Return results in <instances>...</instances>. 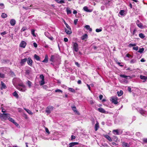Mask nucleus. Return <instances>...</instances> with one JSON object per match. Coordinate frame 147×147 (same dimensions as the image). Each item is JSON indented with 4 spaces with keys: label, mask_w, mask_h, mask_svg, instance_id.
I'll return each instance as SVG.
<instances>
[{
    "label": "nucleus",
    "mask_w": 147,
    "mask_h": 147,
    "mask_svg": "<svg viewBox=\"0 0 147 147\" xmlns=\"http://www.w3.org/2000/svg\"><path fill=\"white\" fill-rule=\"evenodd\" d=\"M73 45V50L77 52L79 50L78 45L77 43L73 42H72Z\"/></svg>",
    "instance_id": "nucleus-1"
},
{
    "label": "nucleus",
    "mask_w": 147,
    "mask_h": 147,
    "mask_svg": "<svg viewBox=\"0 0 147 147\" xmlns=\"http://www.w3.org/2000/svg\"><path fill=\"white\" fill-rule=\"evenodd\" d=\"M9 117V114L8 113H2L0 114V118L5 120H6L8 119V117Z\"/></svg>",
    "instance_id": "nucleus-2"
},
{
    "label": "nucleus",
    "mask_w": 147,
    "mask_h": 147,
    "mask_svg": "<svg viewBox=\"0 0 147 147\" xmlns=\"http://www.w3.org/2000/svg\"><path fill=\"white\" fill-rule=\"evenodd\" d=\"M53 107L52 106H48L46 108L45 111L48 114H50L53 110Z\"/></svg>",
    "instance_id": "nucleus-3"
},
{
    "label": "nucleus",
    "mask_w": 147,
    "mask_h": 147,
    "mask_svg": "<svg viewBox=\"0 0 147 147\" xmlns=\"http://www.w3.org/2000/svg\"><path fill=\"white\" fill-rule=\"evenodd\" d=\"M117 99V97L112 96L111 98V100L112 102L115 105L118 103Z\"/></svg>",
    "instance_id": "nucleus-4"
},
{
    "label": "nucleus",
    "mask_w": 147,
    "mask_h": 147,
    "mask_svg": "<svg viewBox=\"0 0 147 147\" xmlns=\"http://www.w3.org/2000/svg\"><path fill=\"white\" fill-rule=\"evenodd\" d=\"M27 61L28 64L30 66H32V65L33 61L31 59L30 57L28 58V59H27Z\"/></svg>",
    "instance_id": "nucleus-5"
},
{
    "label": "nucleus",
    "mask_w": 147,
    "mask_h": 147,
    "mask_svg": "<svg viewBox=\"0 0 147 147\" xmlns=\"http://www.w3.org/2000/svg\"><path fill=\"white\" fill-rule=\"evenodd\" d=\"M8 119L10 121L12 122L17 127H18L19 125V124L17 123L15 121V120H14L13 118L9 117L8 118Z\"/></svg>",
    "instance_id": "nucleus-6"
},
{
    "label": "nucleus",
    "mask_w": 147,
    "mask_h": 147,
    "mask_svg": "<svg viewBox=\"0 0 147 147\" xmlns=\"http://www.w3.org/2000/svg\"><path fill=\"white\" fill-rule=\"evenodd\" d=\"M65 31L67 34H71L72 33L71 28H65Z\"/></svg>",
    "instance_id": "nucleus-7"
},
{
    "label": "nucleus",
    "mask_w": 147,
    "mask_h": 147,
    "mask_svg": "<svg viewBox=\"0 0 147 147\" xmlns=\"http://www.w3.org/2000/svg\"><path fill=\"white\" fill-rule=\"evenodd\" d=\"M71 107L74 112L76 113L78 115L80 114L79 112L77 110L76 107L74 105L73 106Z\"/></svg>",
    "instance_id": "nucleus-8"
},
{
    "label": "nucleus",
    "mask_w": 147,
    "mask_h": 147,
    "mask_svg": "<svg viewBox=\"0 0 147 147\" xmlns=\"http://www.w3.org/2000/svg\"><path fill=\"white\" fill-rule=\"evenodd\" d=\"M26 45V43L24 41H22L20 43V46L23 48H25Z\"/></svg>",
    "instance_id": "nucleus-9"
},
{
    "label": "nucleus",
    "mask_w": 147,
    "mask_h": 147,
    "mask_svg": "<svg viewBox=\"0 0 147 147\" xmlns=\"http://www.w3.org/2000/svg\"><path fill=\"white\" fill-rule=\"evenodd\" d=\"M27 59L24 58V59H22L20 62V64L21 66H23L24 65L25 63L27 61Z\"/></svg>",
    "instance_id": "nucleus-10"
},
{
    "label": "nucleus",
    "mask_w": 147,
    "mask_h": 147,
    "mask_svg": "<svg viewBox=\"0 0 147 147\" xmlns=\"http://www.w3.org/2000/svg\"><path fill=\"white\" fill-rule=\"evenodd\" d=\"M121 144L123 147H130L129 145L128 144L125 142H122Z\"/></svg>",
    "instance_id": "nucleus-11"
},
{
    "label": "nucleus",
    "mask_w": 147,
    "mask_h": 147,
    "mask_svg": "<svg viewBox=\"0 0 147 147\" xmlns=\"http://www.w3.org/2000/svg\"><path fill=\"white\" fill-rule=\"evenodd\" d=\"M97 110L100 112L104 113H106V111L102 107L98 108Z\"/></svg>",
    "instance_id": "nucleus-12"
},
{
    "label": "nucleus",
    "mask_w": 147,
    "mask_h": 147,
    "mask_svg": "<svg viewBox=\"0 0 147 147\" xmlns=\"http://www.w3.org/2000/svg\"><path fill=\"white\" fill-rule=\"evenodd\" d=\"M99 128V125L98 122H96L94 127V130L95 131H97L98 129Z\"/></svg>",
    "instance_id": "nucleus-13"
},
{
    "label": "nucleus",
    "mask_w": 147,
    "mask_h": 147,
    "mask_svg": "<svg viewBox=\"0 0 147 147\" xmlns=\"http://www.w3.org/2000/svg\"><path fill=\"white\" fill-rule=\"evenodd\" d=\"M56 58V56L54 55H51L50 59V61L53 62H55V59Z\"/></svg>",
    "instance_id": "nucleus-14"
},
{
    "label": "nucleus",
    "mask_w": 147,
    "mask_h": 147,
    "mask_svg": "<svg viewBox=\"0 0 147 147\" xmlns=\"http://www.w3.org/2000/svg\"><path fill=\"white\" fill-rule=\"evenodd\" d=\"M88 37V35L86 34H85L82 36L81 37V39L82 40H85V39L87 38Z\"/></svg>",
    "instance_id": "nucleus-15"
},
{
    "label": "nucleus",
    "mask_w": 147,
    "mask_h": 147,
    "mask_svg": "<svg viewBox=\"0 0 147 147\" xmlns=\"http://www.w3.org/2000/svg\"><path fill=\"white\" fill-rule=\"evenodd\" d=\"M10 23L11 26H13L16 24V21L15 20L12 19L10 20Z\"/></svg>",
    "instance_id": "nucleus-16"
},
{
    "label": "nucleus",
    "mask_w": 147,
    "mask_h": 147,
    "mask_svg": "<svg viewBox=\"0 0 147 147\" xmlns=\"http://www.w3.org/2000/svg\"><path fill=\"white\" fill-rule=\"evenodd\" d=\"M7 87L5 84L3 82H1V89H6Z\"/></svg>",
    "instance_id": "nucleus-17"
},
{
    "label": "nucleus",
    "mask_w": 147,
    "mask_h": 147,
    "mask_svg": "<svg viewBox=\"0 0 147 147\" xmlns=\"http://www.w3.org/2000/svg\"><path fill=\"white\" fill-rule=\"evenodd\" d=\"M105 137L107 140H109L110 142L112 141V140L110 136L108 135H106L104 136Z\"/></svg>",
    "instance_id": "nucleus-18"
},
{
    "label": "nucleus",
    "mask_w": 147,
    "mask_h": 147,
    "mask_svg": "<svg viewBox=\"0 0 147 147\" xmlns=\"http://www.w3.org/2000/svg\"><path fill=\"white\" fill-rule=\"evenodd\" d=\"M12 95L17 98H18L19 97V95L16 91L12 93Z\"/></svg>",
    "instance_id": "nucleus-19"
},
{
    "label": "nucleus",
    "mask_w": 147,
    "mask_h": 147,
    "mask_svg": "<svg viewBox=\"0 0 147 147\" xmlns=\"http://www.w3.org/2000/svg\"><path fill=\"white\" fill-rule=\"evenodd\" d=\"M34 58L37 61H40V58L36 54H35L34 55Z\"/></svg>",
    "instance_id": "nucleus-20"
},
{
    "label": "nucleus",
    "mask_w": 147,
    "mask_h": 147,
    "mask_svg": "<svg viewBox=\"0 0 147 147\" xmlns=\"http://www.w3.org/2000/svg\"><path fill=\"white\" fill-rule=\"evenodd\" d=\"M68 89L69 91H70L72 93H75L76 92L75 90L72 88H69Z\"/></svg>",
    "instance_id": "nucleus-21"
},
{
    "label": "nucleus",
    "mask_w": 147,
    "mask_h": 147,
    "mask_svg": "<svg viewBox=\"0 0 147 147\" xmlns=\"http://www.w3.org/2000/svg\"><path fill=\"white\" fill-rule=\"evenodd\" d=\"M24 109L29 114H32L33 113L30 110H29V109H26L25 108H24Z\"/></svg>",
    "instance_id": "nucleus-22"
},
{
    "label": "nucleus",
    "mask_w": 147,
    "mask_h": 147,
    "mask_svg": "<svg viewBox=\"0 0 147 147\" xmlns=\"http://www.w3.org/2000/svg\"><path fill=\"white\" fill-rule=\"evenodd\" d=\"M113 133L116 135H119V132L118 129H115L113 130Z\"/></svg>",
    "instance_id": "nucleus-23"
},
{
    "label": "nucleus",
    "mask_w": 147,
    "mask_h": 147,
    "mask_svg": "<svg viewBox=\"0 0 147 147\" xmlns=\"http://www.w3.org/2000/svg\"><path fill=\"white\" fill-rule=\"evenodd\" d=\"M125 11L124 10H121L119 13L121 15L124 16L125 14Z\"/></svg>",
    "instance_id": "nucleus-24"
},
{
    "label": "nucleus",
    "mask_w": 147,
    "mask_h": 147,
    "mask_svg": "<svg viewBox=\"0 0 147 147\" xmlns=\"http://www.w3.org/2000/svg\"><path fill=\"white\" fill-rule=\"evenodd\" d=\"M83 9L85 11L88 12H90L91 11L90 10L88 9L87 7L85 6L83 7Z\"/></svg>",
    "instance_id": "nucleus-25"
},
{
    "label": "nucleus",
    "mask_w": 147,
    "mask_h": 147,
    "mask_svg": "<svg viewBox=\"0 0 147 147\" xmlns=\"http://www.w3.org/2000/svg\"><path fill=\"white\" fill-rule=\"evenodd\" d=\"M117 93L118 96H121L123 95V92L122 90H120V92H117Z\"/></svg>",
    "instance_id": "nucleus-26"
},
{
    "label": "nucleus",
    "mask_w": 147,
    "mask_h": 147,
    "mask_svg": "<svg viewBox=\"0 0 147 147\" xmlns=\"http://www.w3.org/2000/svg\"><path fill=\"white\" fill-rule=\"evenodd\" d=\"M48 61V57L47 55H46L44 59L42 61L43 62L47 63Z\"/></svg>",
    "instance_id": "nucleus-27"
},
{
    "label": "nucleus",
    "mask_w": 147,
    "mask_h": 147,
    "mask_svg": "<svg viewBox=\"0 0 147 147\" xmlns=\"http://www.w3.org/2000/svg\"><path fill=\"white\" fill-rule=\"evenodd\" d=\"M17 88L19 90L22 92H24L26 90V88H21L20 87H18Z\"/></svg>",
    "instance_id": "nucleus-28"
},
{
    "label": "nucleus",
    "mask_w": 147,
    "mask_h": 147,
    "mask_svg": "<svg viewBox=\"0 0 147 147\" xmlns=\"http://www.w3.org/2000/svg\"><path fill=\"white\" fill-rule=\"evenodd\" d=\"M27 84L29 88H30L31 87V84L32 83L29 80H28L27 82Z\"/></svg>",
    "instance_id": "nucleus-29"
},
{
    "label": "nucleus",
    "mask_w": 147,
    "mask_h": 147,
    "mask_svg": "<svg viewBox=\"0 0 147 147\" xmlns=\"http://www.w3.org/2000/svg\"><path fill=\"white\" fill-rule=\"evenodd\" d=\"M1 16L3 18H5L7 17V15L6 13H2Z\"/></svg>",
    "instance_id": "nucleus-30"
},
{
    "label": "nucleus",
    "mask_w": 147,
    "mask_h": 147,
    "mask_svg": "<svg viewBox=\"0 0 147 147\" xmlns=\"http://www.w3.org/2000/svg\"><path fill=\"white\" fill-rule=\"evenodd\" d=\"M35 30L34 29H32L31 30V34L34 37L36 36V35L35 34Z\"/></svg>",
    "instance_id": "nucleus-31"
},
{
    "label": "nucleus",
    "mask_w": 147,
    "mask_h": 147,
    "mask_svg": "<svg viewBox=\"0 0 147 147\" xmlns=\"http://www.w3.org/2000/svg\"><path fill=\"white\" fill-rule=\"evenodd\" d=\"M144 50V49L143 48H140L139 49V50L138 51V52L140 53H142L143 52Z\"/></svg>",
    "instance_id": "nucleus-32"
},
{
    "label": "nucleus",
    "mask_w": 147,
    "mask_h": 147,
    "mask_svg": "<svg viewBox=\"0 0 147 147\" xmlns=\"http://www.w3.org/2000/svg\"><path fill=\"white\" fill-rule=\"evenodd\" d=\"M139 36L142 38H143L145 37V36L142 33H140L139 35Z\"/></svg>",
    "instance_id": "nucleus-33"
},
{
    "label": "nucleus",
    "mask_w": 147,
    "mask_h": 147,
    "mask_svg": "<svg viewBox=\"0 0 147 147\" xmlns=\"http://www.w3.org/2000/svg\"><path fill=\"white\" fill-rule=\"evenodd\" d=\"M25 73L26 74L29 75L30 73V70L29 69H26L25 70Z\"/></svg>",
    "instance_id": "nucleus-34"
},
{
    "label": "nucleus",
    "mask_w": 147,
    "mask_h": 147,
    "mask_svg": "<svg viewBox=\"0 0 147 147\" xmlns=\"http://www.w3.org/2000/svg\"><path fill=\"white\" fill-rule=\"evenodd\" d=\"M57 3H65V2L64 0H61L60 1H59V0H57Z\"/></svg>",
    "instance_id": "nucleus-35"
},
{
    "label": "nucleus",
    "mask_w": 147,
    "mask_h": 147,
    "mask_svg": "<svg viewBox=\"0 0 147 147\" xmlns=\"http://www.w3.org/2000/svg\"><path fill=\"white\" fill-rule=\"evenodd\" d=\"M136 60L135 59H133L131 60L130 61V63L131 64H133L136 63Z\"/></svg>",
    "instance_id": "nucleus-36"
},
{
    "label": "nucleus",
    "mask_w": 147,
    "mask_h": 147,
    "mask_svg": "<svg viewBox=\"0 0 147 147\" xmlns=\"http://www.w3.org/2000/svg\"><path fill=\"white\" fill-rule=\"evenodd\" d=\"M45 84L44 80H42L40 82V86H42Z\"/></svg>",
    "instance_id": "nucleus-37"
},
{
    "label": "nucleus",
    "mask_w": 147,
    "mask_h": 147,
    "mask_svg": "<svg viewBox=\"0 0 147 147\" xmlns=\"http://www.w3.org/2000/svg\"><path fill=\"white\" fill-rule=\"evenodd\" d=\"M120 76L121 77L123 78H127V77H129V76H127L125 75H122V74L120 75Z\"/></svg>",
    "instance_id": "nucleus-38"
},
{
    "label": "nucleus",
    "mask_w": 147,
    "mask_h": 147,
    "mask_svg": "<svg viewBox=\"0 0 147 147\" xmlns=\"http://www.w3.org/2000/svg\"><path fill=\"white\" fill-rule=\"evenodd\" d=\"M5 6L3 3H0V9H3L4 8Z\"/></svg>",
    "instance_id": "nucleus-39"
},
{
    "label": "nucleus",
    "mask_w": 147,
    "mask_h": 147,
    "mask_svg": "<svg viewBox=\"0 0 147 147\" xmlns=\"http://www.w3.org/2000/svg\"><path fill=\"white\" fill-rule=\"evenodd\" d=\"M136 24L138 27L140 28L141 27H142V24L141 23H140L139 22H137Z\"/></svg>",
    "instance_id": "nucleus-40"
},
{
    "label": "nucleus",
    "mask_w": 147,
    "mask_h": 147,
    "mask_svg": "<svg viewBox=\"0 0 147 147\" xmlns=\"http://www.w3.org/2000/svg\"><path fill=\"white\" fill-rule=\"evenodd\" d=\"M136 45V44H129L128 45V47H132L135 46Z\"/></svg>",
    "instance_id": "nucleus-41"
},
{
    "label": "nucleus",
    "mask_w": 147,
    "mask_h": 147,
    "mask_svg": "<svg viewBox=\"0 0 147 147\" xmlns=\"http://www.w3.org/2000/svg\"><path fill=\"white\" fill-rule=\"evenodd\" d=\"M66 11H67V13L68 14H71V10L69 9L68 8H67V9Z\"/></svg>",
    "instance_id": "nucleus-42"
},
{
    "label": "nucleus",
    "mask_w": 147,
    "mask_h": 147,
    "mask_svg": "<svg viewBox=\"0 0 147 147\" xmlns=\"http://www.w3.org/2000/svg\"><path fill=\"white\" fill-rule=\"evenodd\" d=\"M18 86H21L22 87L24 88H26V86L24 85V84L23 83H21L20 84H18Z\"/></svg>",
    "instance_id": "nucleus-43"
},
{
    "label": "nucleus",
    "mask_w": 147,
    "mask_h": 147,
    "mask_svg": "<svg viewBox=\"0 0 147 147\" xmlns=\"http://www.w3.org/2000/svg\"><path fill=\"white\" fill-rule=\"evenodd\" d=\"M22 116L26 119H28V116L26 114L24 113H23Z\"/></svg>",
    "instance_id": "nucleus-44"
},
{
    "label": "nucleus",
    "mask_w": 147,
    "mask_h": 147,
    "mask_svg": "<svg viewBox=\"0 0 147 147\" xmlns=\"http://www.w3.org/2000/svg\"><path fill=\"white\" fill-rule=\"evenodd\" d=\"M5 74H1L0 72V77L1 78H5Z\"/></svg>",
    "instance_id": "nucleus-45"
},
{
    "label": "nucleus",
    "mask_w": 147,
    "mask_h": 147,
    "mask_svg": "<svg viewBox=\"0 0 147 147\" xmlns=\"http://www.w3.org/2000/svg\"><path fill=\"white\" fill-rule=\"evenodd\" d=\"M40 78L42 79V80H44V77L42 74L40 75Z\"/></svg>",
    "instance_id": "nucleus-46"
},
{
    "label": "nucleus",
    "mask_w": 147,
    "mask_h": 147,
    "mask_svg": "<svg viewBox=\"0 0 147 147\" xmlns=\"http://www.w3.org/2000/svg\"><path fill=\"white\" fill-rule=\"evenodd\" d=\"M140 78L141 79L145 80V78H146V76H140Z\"/></svg>",
    "instance_id": "nucleus-47"
},
{
    "label": "nucleus",
    "mask_w": 147,
    "mask_h": 147,
    "mask_svg": "<svg viewBox=\"0 0 147 147\" xmlns=\"http://www.w3.org/2000/svg\"><path fill=\"white\" fill-rule=\"evenodd\" d=\"M126 57H131V58H132L133 57L130 54L128 53L126 55Z\"/></svg>",
    "instance_id": "nucleus-48"
},
{
    "label": "nucleus",
    "mask_w": 147,
    "mask_h": 147,
    "mask_svg": "<svg viewBox=\"0 0 147 147\" xmlns=\"http://www.w3.org/2000/svg\"><path fill=\"white\" fill-rule=\"evenodd\" d=\"M48 38L51 40H53L54 39L53 37L52 36H47Z\"/></svg>",
    "instance_id": "nucleus-49"
},
{
    "label": "nucleus",
    "mask_w": 147,
    "mask_h": 147,
    "mask_svg": "<svg viewBox=\"0 0 147 147\" xmlns=\"http://www.w3.org/2000/svg\"><path fill=\"white\" fill-rule=\"evenodd\" d=\"M45 131L46 132L48 133V134H49L50 132L48 129V128H47V127H45Z\"/></svg>",
    "instance_id": "nucleus-50"
},
{
    "label": "nucleus",
    "mask_w": 147,
    "mask_h": 147,
    "mask_svg": "<svg viewBox=\"0 0 147 147\" xmlns=\"http://www.w3.org/2000/svg\"><path fill=\"white\" fill-rule=\"evenodd\" d=\"M55 92H61V93H62L63 92L62 91L60 90V89H57V90H55Z\"/></svg>",
    "instance_id": "nucleus-51"
},
{
    "label": "nucleus",
    "mask_w": 147,
    "mask_h": 147,
    "mask_svg": "<svg viewBox=\"0 0 147 147\" xmlns=\"http://www.w3.org/2000/svg\"><path fill=\"white\" fill-rule=\"evenodd\" d=\"M133 49L134 50L137 51L138 49V46H137L135 47H134L133 48Z\"/></svg>",
    "instance_id": "nucleus-52"
},
{
    "label": "nucleus",
    "mask_w": 147,
    "mask_h": 147,
    "mask_svg": "<svg viewBox=\"0 0 147 147\" xmlns=\"http://www.w3.org/2000/svg\"><path fill=\"white\" fill-rule=\"evenodd\" d=\"M78 22V19H76L74 20V24L75 25H76L77 24V22Z\"/></svg>",
    "instance_id": "nucleus-53"
},
{
    "label": "nucleus",
    "mask_w": 147,
    "mask_h": 147,
    "mask_svg": "<svg viewBox=\"0 0 147 147\" xmlns=\"http://www.w3.org/2000/svg\"><path fill=\"white\" fill-rule=\"evenodd\" d=\"M76 137L75 136H74L73 135H71V140H72L76 138Z\"/></svg>",
    "instance_id": "nucleus-54"
},
{
    "label": "nucleus",
    "mask_w": 147,
    "mask_h": 147,
    "mask_svg": "<svg viewBox=\"0 0 147 147\" xmlns=\"http://www.w3.org/2000/svg\"><path fill=\"white\" fill-rule=\"evenodd\" d=\"M102 30L101 29H96V31L97 32H99L102 31Z\"/></svg>",
    "instance_id": "nucleus-55"
},
{
    "label": "nucleus",
    "mask_w": 147,
    "mask_h": 147,
    "mask_svg": "<svg viewBox=\"0 0 147 147\" xmlns=\"http://www.w3.org/2000/svg\"><path fill=\"white\" fill-rule=\"evenodd\" d=\"M143 141L145 143H147V138H144L143 139Z\"/></svg>",
    "instance_id": "nucleus-56"
},
{
    "label": "nucleus",
    "mask_w": 147,
    "mask_h": 147,
    "mask_svg": "<svg viewBox=\"0 0 147 147\" xmlns=\"http://www.w3.org/2000/svg\"><path fill=\"white\" fill-rule=\"evenodd\" d=\"M7 33L5 31H4L3 32H1V34L2 36H3L5 34H7Z\"/></svg>",
    "instance_id": "nucleus-57"
},
{
    "label": "nucleus",
    "mask_w": 147,
    "mask_h": 147,
    "mask_svg": "<svg viewBox=\"0 0 147 147\" xmlns=\"http://www.w3.org/2000/svg\"><path fill=\"white\" fill-rule=\"evenodd\" d=\"M75 64L77 66V67H80V65L78 62H75Z\"/></svg>",
    "instance_id": "nucleus-58"
},
{
    "label": "nucleus",
    "mask_w": 147,
    "mask_h": 147,
    "mask_svg": "<svg viewBox=\"0 0 147 147\" xmlns=\"http://www.w3.org/2000/svg\"><path fill=\"white\" fill-rule=\"evenodd\" d=\"M1 109H2L1 111L2 112L4 113L6 112V111L5 109H3V108L1 107Z\"/></svg>",
    "instance_id": "nucleus-59"
},
{
    "label": "nucleus",
    "mask_w": 147,
    "mask_h": 147,
    "mask_svg": "<svg viewBox=\"0 0 147 147\" xmlns=\"http://www.w3.org/2000/svg\"><path fill=\"white\" fill-rule=\"evenodd\" d=\"M74 144L73 142H71V143H70L69 144V146H70L71 147H72L73 146H75L74 144Z\"/></svg>",
    "instance_id": "nucleus-60"
},
{
    "label": "nucleus",
    "mask_w": 147,
    "mask_h": 147,
    "mask_svg": "<svg viewBox=\"0 0 147 147\" xmlns=\"http://www.w3.org/2000/svg\"><path fill=\"white\" fill-rule=\"evenodd\" d=\"M103 96L102 95H100L99 96V98L100 100H101L102 99Z\"/></svg>",
    "instance_id": "nucleus-61"
},
{
    "label": "nucleus",
    "mask_w": 147,
    "mask_h": 147,
    "mask_svg": "<svg viewBox=\"0 0 147 147\" xmlns=\"http://www.w3.org/2000/svg\"><path fill=\"white\" fill-rule=\"evenodd\" d=\"M33 45L35 47H37V45L36 42H34L33 43Z\"/></svg>",
    "instance_id": "nucleus-62"
},
{
    "label": "nucleus",
    "mask_w": 147,
    "mask_h": 147,
    "mask_svg": "<svg viewBox=\"0 0 147 147\" xmlns=\"http://www.w3.org/2000/svg\"><path fill=\"white\" fill-rule=\"evenodd\" d=\"M114 140L116 142L117 140V138L116 136H114Z\"/></svg>",
    "instance_id": "nucleus-63"
},
{
    "label": "nucleus",
    "mask_w": 147,
    "mask_h": 147,
    "mask_svg": "<svg viewBox=\"0 0 147 147\" xmlns=\"http://www.w3.org/2000/svg\"><path fill=\"white\" fill-rule=\"evenodd\" d=\"M64 40L65 42H67L68 41V39L67 38H64Z\"/></svg>",
    "instance_id": "nucleus-64"
}]
</instances>
